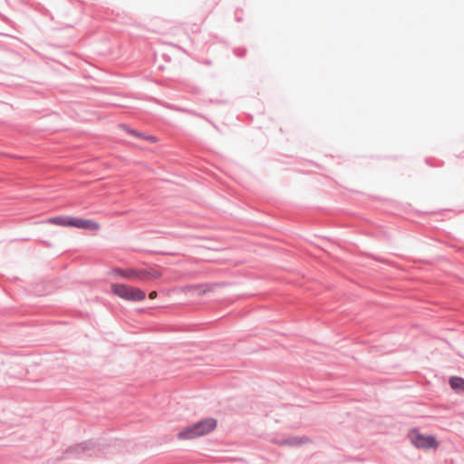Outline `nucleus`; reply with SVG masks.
Listing matches in <instances>:
<instances>
[{
	"label": "nucleus",
	"instance_id": "1",
	"mask_svg": "<svg viewBox=\"0 0 464 464\" xmlns=\"http://www.w3.org/2000/svg\"><path fill=\"white\" fill-rule=\"evenodd\" d=\"M218 420L214 418L203 419L191 426L182 429L177 435L180 440H189L206 436L216 430Z\"/></svg>",
	"mask_w": 464,
	"mask_h": 464
},
{
	"label": "nucleus",
	"instance_id": "2",
	"mask_svg": "<svg viewBox=\"0 0 464 464\" xmlns=\"http://www.w3.org/2000/svg\"><path fill=\"white\" fill-rule=\"evenodd\" d=\"M47 223L61 227H74L87 230L97 231L101 226L92 219H84L72 217H53L47 220Z\"/></svg>",
	"mask_w": 464,
	"mask_h": 464
},
{
	"label": "nucleus",
	"instance_id": "3",
	"mask_svg": "<svg viewBox=\"0 0 464 464\" xmlns=\"http://www.w3.org/2000/svg\"><path fill=\"white\" fill-rule=\"evenodd\" d=\"M111 289L112 294L126 301H142L146 296V294L143 290L129 285L112 284L111 285Z\"/></svg>",
	"mask_w": 464,
	"mask_h": 464
},
{
	"label": "nucleus",
	"instance_id": "4",
	"mask_svg": "<svg viewBox=\"0 0 464 464\" xmlns=\"http://www.w3.org/2000/svg\"><path fill=\"white\" fill-rule=\"evenodd\" d=\"M111 275L120 276L133 281H146L152 278H158L160 275L152 270H138V269H121L114 268L110 272Z\"/></svg>",
	"mask_w": 464,
	"mask_h": 464
},
{
	"label": "nucleus",
	"instance_id": "5",
	"mask_svg": "<svg viewBox=\"0 0 464 464\" xmlns=\"http://www.w3.org/2000/svg\"><path fill=\"white\" fill-rule=\"evenodd\" d=\"M411 442L420 450H437L439 441L433 435L421 433L419 430H412L409 433Z\"/></svg>",
	"mask_w": 464,
	"mask_h": 464
},
{
	"label": "nucleus",
	"instance_id": "6",
	"mask_svg": "<svg viewBox=\"0 0 464 464\" xmlns=\"http://www.w3.org/2000/svg\"><path fill=\"white\" fill-rule=\"evenodd\" d=\"M450 384L452 389L464 392V379L459 377H452L450 380Z\"/></svg>",
	"mask_w": 464,
	"mask_h": 464
},
{
	"label": "nucleus",
	"instance_id": "7",
	"mask_svg": "<svg viewBox=\"0 0 464 464\" xmlns=\"http://www.w3.org/2000/svg\"><path fill=\"white\" fill-rule=\"evenodd\" d=\"M189 290H194L198 293V295H202L209 291V288L206 285H200V286H189Z\"/></svg>",
	"mask_w": 464,
	"mask_h": 464
},
{
	"label": "nucleus",
	"instance_id": "8",
	"mask_svg": "<svg viewBox=\"0 0 464 464\" xmlns=\"http://www.w3.org/2000/svg\"><path fill=\"white\" fill-rule=\"evenodd\" d=\"M157 295H158V294H157V292H156V291H152V292H150V293L149 294V297H150V299H154V298H156V297H157Z\"/></svg>",
	"mask_w": 464,
	"mask_h": 464
},
{
	"label": "nucleus",
	"instance_id": "9",
	"mask_svg": "<svg viewBox=\"0 0 464 464\" xmlns=\"http://www.w3.org/2000/svg\"><path fill=\"white\" fill-rule=\"evenodd\" d=\"M146 140L150 141V142H156L157 141V139L154 136L146 137Z\"/></svg>",
	"mask_w": 464,
	"mask_h": 464
}]
</instances>
